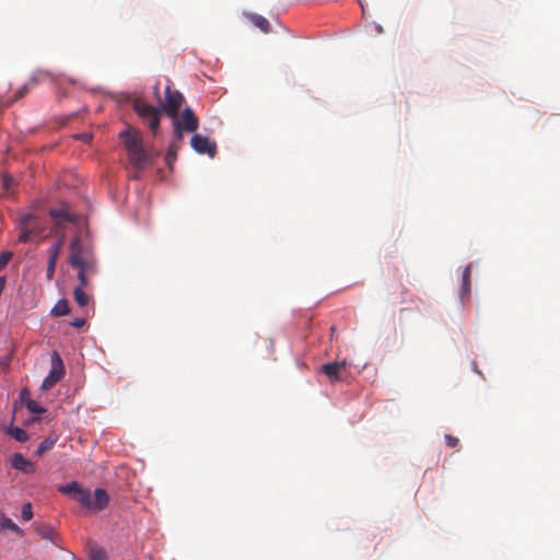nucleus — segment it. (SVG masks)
I'll use <instances>...</instances> for the list:
<instances>
[{"mask_svg":"<svg viewBox=\"0 0 560 560\" xmlns=\"http://www.w3.org/2000/svg\"><path fill=\"white\" fill-rule=\"evenodd\" d=\"M128 154V161L135 168L133 178H139L138 172L153 163L152 156L144 150L140 132L128 128L119 133Z\"/></svg>","mask_w":560,"mask_h":560,"instance_id":"1","label":"nucleus"},{"mask_svg":"<svg viewBox=\"0 0 560 560\" xmlns=\"http://www.w3.org/2000/svg\"><path fill=\"white\" fill-rule=\"evenodd\" d=\"M174 133L178 141L184 138V132H195L199 127V119L191 108H185L180 114L175 113V118H171Z\"/></svg>","mask_w":560,"mask_h":560,"instance_id":"2","label":"nucleus"},{"mask_svg":"<svg viewBox=\"0 0 560 560\" xmlns=\"http://www.w3.org/2000/svg\"><path fill=\"white\" fill-rule=\"evenodd\" d=\"M133 109L142 121L149 126L150 130L156 135L160 127L161 112L155 106L141 100L133 103Z\"/></svg>","mask_w":560,"mask_h":560,"instance_id":"3","label":"nucleus"},{"mask_svg":"<svg viewBox=\"0 0 560 560\" xmlns=\"http://www.w3.org/2000/svg\"><path fill=\"white\" fill-rule=\"evenodd\" d=\"M51 369L48 375L44 378L42 384L43 390L52 388L65 376L63 362L57 351L51 354Z\"/></svg>","mask_w":560,"mask_h":560,"instance_id":"4","label":"nucleus"},{"mask_svg":"<svg viewBox=\"0 0 560 560\" xmlns=\"http://www.w3.org/2000/svg\"><path fill=\"white\" fill-rule=\"evenodd\" d=\"M108 502L109 497L106 490L97 488L93 494L86 490V499L84 502H81V505L93 512H100L108 505Z\"/></svg>","mask_w":560,"mask_h":560,"instance_id":"5","label":"nucleus"},{"mask_svg":"<svg viewBox=\"0 0 560 560\" xmlns=\"http://www.w3.org/2000/svg\"><path fill=\"white\" fill-rule=\"evenodd\" d=\"M184 103V96L182 93L175 90H171L170 86L165 90V100L162 104L163 110L170 118H175V113L179 112Z\"/></svg>","mask_w":560,"mask_h":560,"instance_id":"6","label":"nucleus"},{"mask_svg":"<svg viewBox=\"0 0 560 560\" xmlns=\"http://www.w3.org/2000/svg\"><path fill=\"white\" fill-rule=\"evenodd\" d=\"M20 236L19 241L22 243H27L31 241L33 235H38L40 230L36 224V217L33 214L23 215L20 220Z\"/></svg>","mask_w":560,"mask_h":560,"instance_id":"7","label":"nucleus"},{"mask_svg":"<svg viewBox=\"0 0 560 560\" xmlns=\"http://www.w3.org/2000/svg\"><path fill=\"white\" fill-rule=\"evenodd\" d=\"M191 148L199 154H207L210 158H214L217 153V144L211 141L208 137L202 135H195L190 140Z\"/></svg>","mask_w":560,"mask_h":560,"instance_id":"8","label":"nucleus"},{"mask_svg":"<svg viewBox=\"0 0 560 560\" xmlns=\"http://www.w3.org/2000/svg\"><path fill=\"white\" fill-rule=\"evenodd\" d=\"M49 72L48 71H43V70H39L37 72H35L31 79L21 88L18 90V92L15 93V96L12 101H10L8 103V105L12 104L13 102L22 98L24 95H26L28 93V91L34 86L36 85L38 82H42L44 80H46L47 78H49Z\"/></svg>","mask_w":560,"mask_h":560,"instance_id":"9","label":"nucleus"},{"mask_svg":"<svg viewBox=\"0 0 560 560\" xmlns=\"http://www.w3.org/2000/svg\"><path fill=\"white\" fill-rule=\"evenodd\" d=\"M58 491L71 497L80 504L86 499V489H83L77 481L69 482L58 487Z\"/></svg>","mask_w":560,"mask_h":560,"instance_id":"10","label":"nucleus"},{"mask_svg":"<svg viewBox=\"0 0 560 560\" xmlns=\"http://www.w3.org/2000/svg\"><path fill=\"white\" fill-rule=\"evenodd\" d=\"M346 361L327 363L322 366V371L330 381H340L342 378L341 373L346 370Z\"/></svg>","mask_w":560,"mask_h":560,"instance_id":"11","label":"nucleus"},{"mask_svg":"<svg viewBox=\"0 0 560 560\" xmlns=\"http://www.w3.org/2000/svg\"><path fill=\"white\" fill-rule=\"evenodd\" d=\"M70 249H71V255H70V265L78 269L79 266L83 265L84 264V260L86 258H84L82 256V248H81V244H80V240L79 238H73L72 242H71V245H70Z\"/></svg>","mask_w":560,"mask_h":560,"instance_id":"12","label":"nucleus"},{"mask_svg":"<svg viewBox=\"0 0 560 560\" xmlns=\"http://www.w3.org/2000/svg\"><path fill=\"white\" fill-rule=\"evenodd\" d=\"M12 466L16 470L23 471L25 474H31L35 470L34 464L26 459L21 453H15L12 456Z\"/></svg>","mask_w":560,"mask_h":560,"instance_id":"13","label":"nucleus"},{"mask_svg":"<svg viewBox=\"0 0 560 560\" xmlns=\"http://www.w3.org/2000/svg\"><path fill=\"white\" fill-rule=\"evenodd\" d=\"M50 217L58 225L62 222H74L75 218L66 208H52L49 211Z\"/></svg>","mask_w":560,"mask_h":560,"instance_id":"14","label":"nucleus"},{"mask_svg":"<svg viewBox=\"0 0 560 560\" xmlns=\"http://www.w3.org/2000/svg\"><path fill=\"white\" fill-rule=\"evenodd\" d=\"M470 276H471V265H467L462 273V285L459 290V296L462 300L468 298L470 294Z\"/></svg>","mask_w":560,"mask_h":560,"instance_id":"15","label":"nucleus"},{"mask_svg":"<svg viewBox=\"0 0 560 560\" xmlns=\"http://www.w3.org/2000/svg\"><path fill=\"white\" fill-rule=\"evenodd\" d=\"M2 530L20 533L19 526L0 510V532Z\"/></svg>","mask_w":560,"mask_h":560,"instance_id":"16","label":"nucleus"},{"mask_svg":"<svg viewBox=\"0 0 560 560\" xmlns=\"http://www.w3.org/2000/svg\"><path fill=\"white\" fill-rule=\"evenodd\" d=\"M7 433L18 442H26L28 440L27 432L19 427H10Z\"/></svg>","mask_w":560,"mask_h":560,"instance_id":"17","label":"nucleus"},{"mask_svg":"<svg viewBox=\"0 0 560 560\" xmlns=\"http://www.w3.org/2000/svg\"><path fill=\"white\" fill-rule=\"evenodd\" d=\"M250 20L253 24L264 33H268L270 31V24L266 18L258 14H253Z\"/></svg>","mask_w":560,"mask_h":560,"instance_id":"18","label":"nucleus"},{"mask_svg":"<svg viewBox=\"0 0 560 560\" xmlns=\"http://www.w3.org/2000/svg\"><path fill=\"white\" fill-rule=\"evenodd\" d=\"M70 313L69 303L67 300H60L51 308L50 315H68Z\"/></svg>","mask_w":560,"mask_h":560,"instance_id":"19","label":"nucleus"},{"mask_svg":"<svg viewBox=\"0 0 560 560\" xmlns=\"http://www.w3.org/2000/svg\"><path fill=\"white\" fill-rule=\"evenodd\" d=\"M63 245V237H60L52 246L48 249V259L57 260L60 254V250Z\"/></svg>","mask_w":560,"mask_h":560,"instance_id":"20","label":"nucleus"},{"mask_svg":"<svg viewBox=\"0 0 560 560\" xmlns=\"http://www.w3.org/2000/svg\"><path fill=\"white\" fill-rule=\"evenodd\" d=\"M74 300L80 306H85L89 304L90 296L83 291L81 287H78L74 290Z\"/></svg>","mask_w":560,"mask_h":560,"instance_id":"21","label":"nucleus"},{"mask_svg":"<svg viewBox=\"0 0 560 560\" xmlns=\"http://www.w3.org/2000/svg\"><path fill=\"white\" fill-rule=\"evenodd\" d=\"M55 444V440L54 439H45L44 441L40 442V444L38 445L37 450H36V455L38 456H42L43 454H45L47 451H49L50 448H52Z\"/></svg>","mask_w":560,"mask_h":560,"instance_id":"22","label":"nucleus"},{"mask_svg":"<svg viewBox=\"0 0 560 560\" xmlns=\"http://www.w3.org/2000/svg\"><path fill=\"white\" fill-rule=\"evenodd\" d=\"M78 270L84 271L85 273H94L96 271L95 261L93 259H85L84 264L79 266Z\"/></svg>","mask_w":560,"mask_h":560,"instance_id":"23","label":"nucleus"},{"mask_svg":"<svg viewBox=\"0 0 560 560\" xmlns=\"http://www.w3.org/2000/svg\"><path fill=\"white\" fill-rule=\"evenodd\" d=\"M26 408L30 412L32 413H36V415H42L44 412H46V409L44 407H42L37 401L35 400H30L26 402Z\"/></svg>","mask_w":560,"mask_h":560,"instance_id":"24","label":"nucleus"},{"mask_svg":"<svg viewBox=\"0 0 560 560\" xmlns=\"http://www.w3.org/2000/svg\"><path fill=\"white\" fill-rule=\"evenodd\" d=\"M38 533L43 538L52 540L56 535L55 529L48 525H43L38 528Z\"/></svg>","mask_w":560,"mask_h":560,"instance_id":"25","label":"nucleus"},{"mask_svg":"<svg viewBox=\"0 0 560 560\" xmlns=\"http://www.w3.org/2000/svg\"><path fill=\"white\" fill-rule=\"evenodd\" d=\"M177 145L172 143L171 147L168 148L167 150V153H166V156H165V161L166 163L170 165L172 163V161L176 160V156H177Z\"/></svg>","mask_w":560,"mask_h":560,"instance_id":"26","label":"nucleus"},{"mask_svg":"<svg viewBox=\"0 0 560 560\" xmlns=\"http://www.w3.org/2000/svg\"><path fill=\"white\" fill-rule=\"evenodd\" d=\"M33 517L32 504L25 503L22 508V518L24 521H30Z\"/></svg>","mask_w":560,"mask_h":560,"instance_id":"27","label":"nucleus"},{"mask_svg":"<svg viewBox=\"0 0 560 560\" xmlns=\"http://www.w3.org/2000/svg\"><path fill=\"white\" fill-rule=\"evenodd\" d=\"M56 264L57 260L48 259L46 275L49 280L52 279L55 275Z\"/></svg>","mask_w":560,"mask_h":560,"instance_id":"28","label":"nucleus"},{"mask_svg":"<svg viewBox=\"0 0 560 560\" xmlns=\"http://www.w3.org/2000/svg\"><path fill=\"white\" fill-rule=\"evenodd\" d=\"M91 560H106V555L100 548L93 549L91 552Z\"/></svg>","mask_w":560,"mask_h":560,"instance_id":"29","label":"nucleus"},{"mask_svg":"<svg viewBox=\"0 0 560 560\" xmlns=\"http://www.w3.org/2000/svg\"><path fill=\"white\" fill-rule=\"evenodd\" d=\"M11 258L12 254L10 252H5L0 255V270L8 265Z\"/></svg>","mask_w":560,"mask_h":560,"instance_id":"30","label":"nucleus"},{"mask_svg":"<svg viewBox=\"0 0 560 560\" xmlns=\"http://www.w3.org/2000/svg\"><path fill=\"white\" fill-rule=\"evenodd\" d=\"M69 325L75 328H83L86 326V319L84 317H75Z\"/></svg>","mask_w":560,"mask_h":560,"instance_id":"31","label":"nucleus"},{"mask_svg":"<svg viewBox=\"0 0 560 560\" xmlns=\"http://www.w3.org/2000/svg\"><path fill=\"white\" fill-rule=\"evenodd\" d=\"M444 439H445L447 446H450V447H457L459 444V440L456 436H453L451 434H445Z\"/></svg>","mask_w":560,"mask_h":560,"instance_id":"32","label":"nucleus"},{"mask_svg":"<svg viewBox=\"0 0 560 560\" xmlns=\"http://www.w3.org/2000/svg\"><path fill=\"white\" fill-rule=\"evenodd\" d=\"M90 273H85L84 271L78 270V278L80 281V287L83 289L89 284L88 276Z\"/></svg>","mask_w":560,"mask_h":560,"instance_id":"33","label":"nucleus"},{"mask_svg":"<svg viewBox=\"0 0 560 560\" xmlns=\"http://www.w3.org/2000/svg\"><path fill=\"white\" fill-rule=\"evenodd\" d=\"M12 183H13V178L10 177V176H4L3 179H2V186L5 189H9Z\"/></svg>","mask_w":560,"mask_h":560,"instance_id":"34","label":"nucleus"},{"mask_svg":"<svg viewBox=\"0 0 560 560\" xmlns=\"http://www.w3.org/2000/svg\"><path fill=\"white\" fill-rule=\"evenodd\" d=\"M84 140H89L91 137L89 135H82L81 136Z\"/></svg>","mask_w":560,"mask_h":560,"instance_id":"35","label":"nucleus"}]
</instances>
